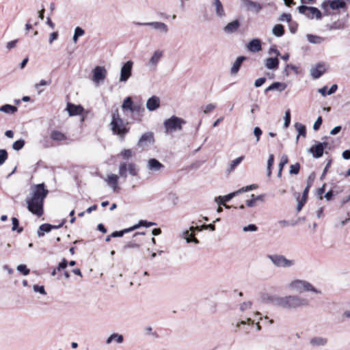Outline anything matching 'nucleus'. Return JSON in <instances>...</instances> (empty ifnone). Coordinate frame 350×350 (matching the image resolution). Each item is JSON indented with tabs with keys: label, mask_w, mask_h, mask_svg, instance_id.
<instances>
[{
	"label": "nucleus",
	"mask_w": 350,
	"mask_h": 350,
	"mask_svg": "<svg viewBox=\"0 0 350 350\" xmlns=\"http://www.w3.org/2000/svg\"><path fill=\"white\" fill-rule=\"evenodd\" d=\"M213 6L217 17L222 18L226 16L224 6L220 0H213Z\"/></svg>",
	"instance_id": "obj_21"
},
{
	"label": "nucleus",
	"mask_w": 350,
	"mask_h": 350,
	"mask_svg": "<svg viewBox=\"0 0 350 350\" xmlns=\"http://www.w3.org/2000/svg\"><path fill=\"white\" fill-rule=\"evenodd\" d=\"M272 33L274 36L277 37L282 36L284 34V26L280 24L275 25L273 27Z\"/></svg>",
	"instance_id": "obj_35"
},
{
	"label": "nucleus",
	"mask_w": 350,
	"mask_h": 350,
	"mask_svg": "<svg viewBox=\"0 0 350 350\" xmlns=\"http://www.w3.org/2000/svg\"><path fill=\"white\" fill-rule=\"evenodd\" d=\"M24 146L25 141L21 139L14 142V144H12V148L14 150L18 151L21 150Z\"/></svg>",
	"instance_id": "obj_45"
},
{
	"label": "nucleus",
	"mask_w": 350,
	"mask_h": 350,
	"mask_svg": "<svg viewBox=\"0 0 350 350\" xmlns=\"http://www.w3.org/2000/svg\"><path fill=\"white\" fill-rule=\"evenodd\" d=\"M253 325L254 324V321L252 320L251 318H247L246 321H241L237 323V325H236V329H235V332L237 331V329L241 326V325Z\"/></svg>",
	"instance_id": "obj_47"
},
{
	"label": "nucleus",
	"mask_w": 350,
	"mask_h": 350,
	"mask_svg": "<svg viewBox=\"0 0 350 350\" xmlns=\"http://www.w3.org/2000/svg\"><path fill=\"white\" fill-rule=\"evenodd\" d=\"M274 163V156L273 154H271L269 156L268 160H267V174L268 176H270L271 174V167Z\"/></svg>",
	"instance_id": "obj_43"
},
{
	"label": "nucleus",
	"mask_w": 350,
	"mask_h": 350,
	"mask_svg": "<svg viewBox=\"0 0 350 350\" xmlns=\"http://www.w3.org/2000/svg\"><path fill=\"white\" fill-rule=\"evenodd\" d=\"M295 128L296 131L298 132L299 136L305 137L306 134V126L299 122H296L295 124Z\"/></svg>",
	"instance_id": "obj_40"
},
{
	"label": "nucleus",
	"mask_w": 350,
	"mask_h": 350,
	"mask_svg": "<svg viewBox=\"0 0 350 350\" xmlns=\"http://www.w3.org/2000/svg\"><path fill=\"white\" fill-rule=\"evenodd\" d=\"M256 187H257V186L256 185H248V186L242 187L241 189H239V193H241L243 192L252 190L253 189H256Z\"/></svg>",
	"instance_id": "obj_59"
},
{
	"label": "nucleus",
	"mask_w": 350,
	"mask_h": 350,
	"mask_svg": "<svg viewBox=\"0 0 350 350\" xmlns=\"http://www.w3.org/2000/svg\"><path fill=\"white\" fill-rule=\"evenodd\" d=\"M271 85L273 90H278L280 92L284 91L286 88V85L285 83L280 82H274Z\"/></svg>",
	"instance_id": "obj_44"
},
{
	"label": "nucleus",
	"mask_w": 350,
	"mask_h": 350,
	"mask_svg": "<svg viewBox=\"0 0 350 350\" xmlns=\"http://www.w3.org/2000/svg\"><path fill=\"white\" fill-rule=\"evenodd\" d=\"M289 290L298 293H313L321 294V291L316 288L311 283L304 280H294L288 284Z\"/></svg>",
	"instance_id": "obj_4"
},
{
	"label": "nucleus",
	"mask_w": 350,
	"mask_h": 350,
	"mask_svg": "<svg viewBox=\"0 0 350 350\" xmlns=\"http://www.w3.org/2000/svg\"><path fill=\"white\" fill-rule=\"evenodd\" d=\"M243 158H244V157L241 156V157H239L235 159L234 160L232 161L229 164V167L227 170L228 172H230L233 171L235 169V167L241 163Z\"/></svg>",
	"instance_id": "obj_37"
},
{
	"label": "nucleus",
	"mask_w": 350,
	"mask_h": 350,
	"mask_svg": "<svg viewBox=\"0 0 350 350\" xmlns=\"http://www.w3.org/2000/svg\"><path fill=\"white\" fill-rule=\"evenodd\" d=\"M326 146L327 143H318L317 144L310 147L308 152L311 153L314 158H319L323 155L324 148Z\"/></svg>",
	"instance_id": "obj_13"
},
{
	"label": "nucleus",
	"mask_w": 350,
	"mask_h": 350,
	"mask_svg": "<svg viewBox=\"0 0 350 350\" xmlns=\"http://www.w3.org/2000/svg\"><path fill=\"white\" fill-rule=\"evenodd\" d=\"M74 34H75L78 37H81L85 34V31L82 28L77 27L75 29Z\"/></svg>",
	"instance_id": "obj_61"
},
{
	"label": "nucleus",
	"mask_w": 350,
	"mask_h": 350,
	"mask_svg": "<svg viewBox=\"0 0 350 350\" xmlns=\"http://www.w3.org/2000/svg\"><path fill=\"white\" fill-rule=\"evenodd\" d=\"M327 343V339L321 336L314 337L310 340V344L315 347L325 346Z\"/></svg>",
	"instance_id": "obj_26"
},
{
	"label": "nucleus",
	"mask_w": 350,
	"mask_h": 350,
	"mask_svg": "<svg viewBox=\"0 0 350 350\" xmlns=\"http://www.w3.org/2000/svg\"><path fill=\"white\" fill-rule=\"evenodd\" d=\"M120 176L119 174H109L105 178V182L112 189L113 191H117L119 189L118 187V180Z\"/></svg>",
	"instance_id": "obj_15"
},
{
	"label": "nucleus",
	"mask_w": 350,
	"mask_h": 350,
	"mask_svg": "<svg viewBox=\"0 0 350 350\" xmlns=\"http://www.w3.org/2000/svg\"><path fill=\"white\" fill-rule=\"evenodd\" d=\"M160 106V99L156 96H152L146 102V108L148 111H152L157 109Z\"/></svg>",
	"instance_id": "obj_19"
},
{
	"label": "nucleus",
	"mask_w": 350,
	"mask_h": 350,
	"mask_svg": "<svg viewBox=\"0 0 350 350\" xmlns=\"http://www.w3.org/2000/svg\"><path fill=\"white\" fill-rule=\"evenodd\" d=\"M67 260L66 259H63V260L59 264L58 267H57V270L59 271L62 269H65L67 267Z\"/></svg>",
	"instance_id": "obj_64"
},
{
	"label": "nucleus",
	"mask_w": 350,
	"mask_h": 350,
	"mask_svg": "<svg viewBox=\"0 0 350 350\" xmlns=\"http://www.w3.org/2000/svg\"><path fill=\"white\" fill-rule=\"evenodd\" d=\"M155 225H156V224L154 222L148 221L146 220H140L138 224L132 226V229H133V230H136L142 226L148 228V227L153 226Z\"/></svg>",
	"instance_id": "obj_36"
},
{
	"label": "nucleus",
	"mask_w": 350,
	"mask_h": 350,
	"mask_svg": "<svg viewBox=\"0 0 350 350\" xmlns=\"http://www.w3.org/2000/svg\"><path fill=\"white\" fill-rule=\"evenodd\" d=\"M254 134L256 138V142H258L260 140V135H262L261 129L256 126L254 129Z\"/></svg>",
	"instance_id": "obj_60"
},
{
	"label": "nucleus",
	"mask_w": 350,
	"mask_h": 350,
	"mask_svg": "<svg viewBox=\"0 0 350 350\" xmlns=\"http://www.w3.org/2000/svg\"><path fill=\"white\" fill-rule=\"evenodd\" d=\"M308 41L312 44H321L324 41V38L315 35L307 34Z\"/></svg>",
	"instance_id": "obj_33"
},
{
	"label": "nucleus",
	"mask_w": 350,
	"mask_h": 350,
	"mask_svg": "<svg viewBox=\"0 0 350 350\" xmlns=\"http://www.w3.org/2000/svg\"><path fill=\"white\" fill-rule=\"evenodd\" d=\"M279 21L282 22L286 21L289 23L291 21V15L290 14L284 13L280 15Z\"/></svg>",
	"instance_id": "obj_56"
},
{
	"label": "nucleus",
	"mask_w": 350,
	"mask_h": 350,
	"mask_svg": "<svg viewBox=\"0 0 350 350\" xmlns=\"http://www.w3.org/2000/svg\"><path fill=\"white\" fill-rule=\"evenodd\" d=\"M240 27V23L237 21H233L228 23L224 28V31L227 34L233 33L237 31Z\"/></svg>",
	"instance_id": "obj_22"
},
{
	"label": "nucleus",
	"mask_w": 350,
	"mask_h": 350,
	"mask_svg": "<svg viewBox=\"0 0 350 350\" xmlns=\"http://www.w3.org/2000/svg\"><path fill=\"white\" fill-rule=\"evenodd\" d=\"M52 230L51 224H43L39 226L37 232L38 237H42L44 235L45 232H49Z\"/></svg>",
	"instance_id": "obj_30"
},
{
	"label": "nucleus",
	"mask_w": 350,
	"mask_h": 350,
	"mask_svg": "<svg viewBox=\"0 0 350 350\" xmlns=\"http://www.w3.org/2000/svg\"><path fill=\"white\" fill-rule=\"evenodd\" d=\"M270 301L276 306L286 310H295L307 307L309 305L308 299L299 295L272 296Z\"/></svg>",
	"instance_id": "obj_2"
},
{
	"label": "nucleus",
	"mask_w": 350,
	"mask_h": 350,
	"mask_svg": "<svg viewBox=\"0 0 350 350\" xmlns=\"http://www.w3.org/2000/svg\"><path fill=\"white\" fill-rule=\"evenodd\" d=\"M167 200L173 205H176L178 202V197L176 193L170 192L167 196Z\"/></svg>",
	"instance_id": "obj_42"
},
{
	"label": "nucleus",
	"mask_w": 350,
	"mask_h": 350,
	"mask_svg": "<svg viewBox=\"0 0 350 350\" xmlns=\"http://www.w3.org/2000/svg\"><path fill=\"white\" fill-rule=\"evenodd\" d=\"M328 3L332 10H336L346 7V3L344 0H332L329 1Z\"/></svg>",
	"instance_id": "obj_28"
},
{
	"label": "nucleus",
	"mask_w": 350,
	"mask_h": 350,
	"mask_svg": "<svg viewBox=\"0 0 350 350\" xmlns=\"http://www.w3.org/2000/svg\"><path fill=\"white\" fill-rule=\"evenodd\" d=\"M51 138L55 141H63L66 139V135L59 131H52L51 133Z\"/></svg>",
	"instance_id": "obj_32"
},
{
	"label": "nucleus",
	"mask_w": 350,
	"mask_h": 350,
	"mask_svg": "<svg viewBox=\"0 0 350 350\" xmlns=\"http://www.w3.org/2000/svg\"><path fill=\"white\" fill-rule=\"evenodd\" d=\"M186 122L183 119L172 116L170 118L165 120L163 122L165 133H172L177 131H180L182 129V126Z\"/></svg>",
	"instance_id": "obj_5"
},
{
	"label": "nucleus",
	"mask_w": 350,
	"mask_h": 350,
	"mask_svg": "<svg viewBox=\"0 0 350 350\" xmlns=\"http://www.w3.org/2000/svg\"><path fill=\"white\" fill-rule=\"evenodd\" d=\"M133 231L132 227L126 228L121 231H115L110 234L113 238L122 237L124 234Z\"/></svg>",
	"instance_id": "obj_41"
},
{
	"label": "nucleus",
	"mask_w": 350,
	"mask_h": 350,
	"mask_svg": "<svg viewBox=\"0 0 350 350\" xmlns=\"http://www.w3.org/2000/svg\"><path fill=\"white\" fill-rule=\"evenodd\" d=\"M154 142V135L152 133L148 132L143 134L139 138L137 146L139 147L148 146Z\"/></svg>",
	"instance_id": "obj_14"
},
{
	"label": "nucleus",
	"mask_w": 350,
	"mask_h": 350,
	"mask_svg": "<svg viewBox=\"0 0 350 350\" xmlns=\"http://www.w3.org/2000/svg\"><path fill=\"white\" fill-rule=\"evenodd\" d=\"M163 56V51L161 50H156L151 57L150 58L147 66L152 70L156 69L157 64Z\"/></svg>",
	"instance_id": "obj_12"
},
{
	"label": "nucleus",
	"mask_w": 350,
	"mask_h": 350,
	"mask_svg": "<svg viewBox=\"0 0 350 350\" xmlns=\"http://www.w3.org/2000/svg\"><path fill=\"white\" fill-rule=\"evenodd\" d=\"M48 193L49 191L44 183L33 185L30 195L25 200L28 210L38 217L42 216L44 213V200Z\"/></svg>",
	"instance_id": "obj_1"
},
{
	"label": "nucleus",
	"mask_w": 350,
	"mask_h": 350,
	"mask_svg": "<svg viewBox=\"0 0 350 350\" xmlns=\"http://www.w3.org/2000/svg\"><path fill=\"white\" fill-rule=\"evenodd\" d=\"M266 81V78L265 77H260L257 79L254 82V85L256 88H259L262 86Z\"/></svg>",
	"instance_id": "obj_58"
},
{
	"label": "nucleus",
	"mask_w": 350,
	"mask_h": 350,
	"mask_svg": "<svg viewBox=\"0 0 350 350\" xmlns=\"http://www.w3.org/2000/svg\"><path fill=\"white\" fill-rule=\"evenodd\" d=\"M135 155L134 152L131 149H124L118 154L124 160H129Z\"/></svg>",
	"instance_id": "obj_31"
},
{
	"label": "nucleus",
	"mask_w": 350,
	"mask_h": 350,
	"mask_svg": "<svg viewBox=\"0 0 350 350\" xmlns=\"http://www.w3.org/2000/svg\"><path fill=\"white\" fill-rule=\"evenodd\" d=\"M133 66V62L131 60L123 64L120 69V82L125 83L129 80L132 75Z\"/></svg>",
	"instance_id": "obj_10"
},
{
	"label": "nucleus",
	"mask_w": 350,
	"mask_h": 350,
	"mask_svg": "<svg viewBox=\"0 0 350 350\" xmlns=\"http://www.w3.org/2000/svg\"><path fill=\"white\" fill-rule=\"evenodd\" d=\"M17 271L22 273L24 275H27L29 273L30 270L25 265H19L16 268Z\"/></svg>",
	"instance_id": "obj_48"
},
{
	"label": "nucleus",
	"mask_w": 350,
	"mask_h": 350,
	"mask_svg": "<svg viewBox=\"0 0 350 350\" xmlns=\"http://www.w3.org/2000/svg\"><path fill=\"white\" fill-rule=\"evenodd\" d=\"M147 168L151 172H157L163 170L165 166L157 159H150L147 162Z\"/></svg>",
	"instance_id": "obj_16"
},
{
	"label": "nucleus",
	"mask_w": 350,
	"mask_h": 350,
	"mask_svg": "<svg viewBox=\"0 0 350 350\" xmlns=\"http://www.w3.org/2000/svg\"><path fill=\"white\" fill-rule=\"evenodd\" d=\"M290 122H291V113H290V110L288 109V110L286 111V112H285L284 122V126L286 128L288 127L290 124Z\"/></svg>",
	"instance_id": "obj_53"
},
{
	"label": "nucleus",
	"mask_w": 350,
	"mask_h": 350,
	"mask_svg": "<svg viewBox=\"0 0 350 350\" xmlns=\"http://www.w3.org/2000/svg\"><path fill=\"white\" fill-rule=\"evenodd\" d=\"M133 103L132 101V98L131 97H126L122 105V107L124 110H129L131 111L132 108L133 107Z\"/></svg>",
	"instance_id": "obj_39"
},
{
	"label": "nucleus",
	"mask_w": 350,
	"mask_h": 350,
	"mask_svg": "<svg viewBox=\"0 0 350 350\" xmlns=\"http://www.w3.org/2000/svg\"><path fill=\"white\" fill-rule=\"evenodd\" d=\"M144 111V109L140 106V105H134L133 108H132V110H131V112H136V113H141V112H143Z\"/></svg>",
	"instance_id": "obj_62"
},
{
	"label": "nucleus",
	"mask_w": 350,
	"mask_h": 350,
	"mask_svg": "<svg viewBox=\"0 0 350 350\" xmlns=\"http://www.w3.org/2000/svg\"><path fill=\"white\" fill-rule=\"evenodd\" d=\"M139 169L137 165L133 162H121L118 167V174L120 177L126 179L129 173L132 176L138 175Z\"/></svg>",
	"instance_id": "obj_6"
},
{
	"label": "nucleus",
	"mask_w": 350,
	"mask_h": 350,
	"mask_svg": "<svg viewBox=\"0 0 350 350\" xmlns=\"http://www.w3.org/2000/svg\"><path fill=\"white\" fill-rule=\"evenodd\" d=\"M300 14L305 15L309 19L321 20L322 14L321 11L315 7H308L306 5H301L298 8Z\"/></svg>",
	"instance_id": "obj_8"
},
{
	"label": "nucleus",
	"mask_w": 350,
	"mask_h": 350,
	"mask_svg": "<svg viewBox=\"0 0 350 350\" xmlns=\"http://www.w3.org/2000/svg\"><path fill=\"white\" fill-rule=\"evenodd\" d=\"M216 108V105L215 104H208L206 106H204L202 107L203 112L206 114L211 112V111L214 110Z\"/></svg>",
	"instance_id": "obj_51"
},
{
	"label": "nucleus",
	"mask_w": 350,
	"mask_h": 350,
	"mask_svg": "<svg viewBox=\"0 0 350 350\" xmlns=\"http://www.w3.org/2000/svg\"><path fill=\"white\" fill-rule=\"evenodd\" d=\"M123 340L124 338L122 335L117 333H113L107 338V339L106 340V343L107 345H109L112 342L115 341L118 344H121L123 342Z\"/></svg>",
	"instance_id": "obj_29"
},
{
	"label": "nucleus",
	"mask_w": 350,
	"mask_h": 350,
	"mask_svg": "<svg viewBox=\"0 0 350 350\" xmlns=\"http://www.w3.org/2000/svg\"><path fill=\"white\" fill-rule=\"evenodd\" d=\"M239 194V190L234 191V192H232V193H230L225 196H219L217 198H215V201L216 202H218V200H224V202H228L230 201L232 198H233L234 196H236L237 195Z\"/></svg>",
	"instance_id": "obj_38"
},
{
	"label": "nucleus",
	"mask_w": 350,
	"mask_h": 350,
	"mask_svg": "<svg viewBox=\"0 0 350 350\" xmlns=\"http://www.w3.org/2000/svg\"><path fill=\"white\" fill-rule=\"evenodd\" d=\"M137 25L141 26L151 27L152 29L157 30L163 33H167L168 31V27L167 25L162 22L155 21L148 23H137Z\"/></svg>",
	"instance_id": "obj_11"
},
{
	"label": "nucleus",
	"mask_w": 350,
	"mask_h": 350,
	"mask_svg": "<svg viewBox=\"0 0 350 350\" xmlns=\"http://www.w3.org/2000/svg\"><path fill=\"white\" fill-rule=\"evenodd\" d=\"M288 161V159L287 155L283 154L281 157L280 161L279 163V168H280V171H282L284 166L286 164H287Z\"/></svg>",
	"instance_id": "obj_52"
},
{
	"label": "nucleus",
	"mask_w": 350,
	"mask_h": 350,
	"mask_svg": "<svg viewBox=\"0 0 350 350\" xmlns=\"http://www.w3.org/2000/svg\"><path fill=\"white\" fill-rule=\"evenodd\" d=\"M241 5L246 10L254 11L256 13H258L261 9L262 6L260 3L251 1V0H241Z\"/></svg>",
	"instance_id": "obj_17"
},
{
	"label": "nucleus",
	"mask_w": 350,
	"mask_h": 350,
	"mask_svg": "<svg viewBox=\"0 0 350 350\" xmlns=\"http://www.w3.org/2000/svg\"><path fill=\"white\" fill-rule=\"evenodd\" d=\"M181 237L185 239L187 243H194L195 244H198L199 241L198 239L194 237L193 232H191L190 228L189 230H186L182 232Z\"/></svg>",
	"instance_id": "obj_24"
},
{
	"label": "nucleus",
	"mask_w": 350,
	"mask_h": 350,
	"mask_svg": "<svg viewBox=\"0 0 350 350\" xmlns=\"http://www.w3.org/2000/svg\"><path fill=\"white\" fill-rule=\"evenodd\" d=\"M300 165L298 163H296L294 165H291L290 167L289 173L291 174H297L299 172Z\"/></svg>",
	"instance_id": "obj_50"
},
{
	"label": "nucleus",
	"mask_w": 350,
	"mask_h": 350,
	"mask_svg": "<svg viewBox=\"0 0 350 350\" xmlns=\"http://www.w3.org/2000/svg\"><path fill=\"white\" fill-rule=\"evenodd\" d=\"M268 258L274 265L278 267L289 268L294 266L295 264V260L287 259L284 256L282 255H269Z\"/></svg>",
	"instance_id": "obj_7"
},
{
	"label": "nucleus",
	"mask_w": 350,
	"mask_h": 350,
	"mask_svg": "<svg viewBox=\"0 0 350 350\" xmlns=\"http://www.w3.org/2000/svg\"><path fill=\"white\" fill-rule=\"evenodd\" d=\"M245 59V57L243 56H241V57H239L237 58V59L235 60V62H234V64L231 68V70H230L231 75H235L239 72L240 67H241L243 62Z\"/></svg>",
	"instance_id": "obj_27"
},
{
	"label": "nucleus",
	"mask_w": 350,
	"mask_h": 350,
	"mask_svg": "<svg viewBox=\"0 0 350 350\" xmlns=\"http://www.w3.org/2000/svg\"><path fill=\"white\" fill-rule=\"evenodd\" d=\"M33 288L35 292H38L42 295L46 294L43 286L33 285Z\"/></svg>",
	"instance_id": "obj_57"
},
{
	"label": "nucleus",
	"mask_w": 350,
	"mask_h": 350,
	"mask_svg": "<svg viewBox=\"0 0 350 350\" xmlns=\"http://www.w3.org/2000/svg\"><path fill=\"white\" fill-rule=\"evenodd\" d=\"M0 111L5 113L13 114L17 111V107L11 105H4L0 107Z\"/></svg>",
	"instance_id": "obj_34"
},
{
	"label": "nucleus",
	"mask_w": 350,
	"mask_h": 350,
	"mask_svg": "<svg viewBox=\"0 0 350 350\" xmlns=\"http://www.w3.org/2000/svg\"><path fill=\"white\" fill-rule=\"evenodd\" d=\"M67 111L70 116H73L81 114L83 111V108L81 105L68 103L67 105Z\"/></svg>",
	"instance_id": "obj_23"
},
{
	"label": "nucleus",
	"mask_w": 350,
	"mask_h": 350,
	"mask_svg": "<svg viewBox=\"0 0 350 350\" xmlns=\"http://www.w3.org/2000/svg\"><path fill=\"white\" fill-rule=\"evenodd\" d=\"M247 49L252 53L259 52L262 50L260 40L255 38L252 40L247 45Z\"/></svg>",
	"instance_id": "obj_20"
},
{
	"label": "nucleus",
	"mask_w": 350,
	"mask_h": 350,
	"mask_svg": "<svg viewBox=\"0 0 350 350\" xmlns=\"http://www.w3.org/2000/svg\"><path fill=\"white\" fill-rule=\"evenodd\" d=\"M258 228L255 224H250L247 226H244L243 230L244 232H256L257 231Z\"/></svg>",
	"instance_id": "obj_55"
},
{
	"label": "nucleus",
	"mask_w": 350,
	"mask_h": 350,
	"mask_svg": "<svg viewBox=\"0 0 350 350\" xmlns=\"http://www.w3.org/2000/svg\"><path fill=\"white\" fill-rule=\"evenodd\" d=\"M8 159V152L5 150H0V166L2 165Z\"/></svg>",
	"instance_id": "obj_49"
},
{
	"label": "nucleus",
	"mask_w": 350,
	"mask_h": 350,
	"mask_svg": "<svg viewBox=\"0 0 350 350\" xmlns=\"http://www.w3.org/2000/svg\"><path fill=\"white\" fill-rule=\"evenodd\" d=\"M326 70L325 66L323 63H319L310 69V75L312 78H319Z\"/></svg>",
	"instance_id": "obj_18"
},
{
	"label": "nucleus",
	"mask_w": 350,
	"mask_h": 350,
	"mask_svg": "<svg viewBox=\"0 0 350 350\" xmlns=\"http://www.w3.org/2000/svg\"><path fill=\"white\" fill-rule=\"evenodd\" d=\"M58 35L59 34H58L57 31H54V32L51 33L50 34V37H49V44H52L54 40H57L58 38Z\"/></svg>",
	"instance_id": "obj_63"
},
{
	"label": "nucleus",
	"mask_w": 350,
	"mask_h": 350,
	"mask_svg": "<svg viewBox=\"0 0 350 350\" xmlns=\"http://www.w3.org/2000/svg\"><path fill=\"white\" fill-rule=\"evenodd\" d=\"M251 307H252V302L246 301V302H243V304H241L240 310L242 312H245L246 310L251 309Z\"/></svg>",
	"instance_id": "obj_54"
},
{
	"label": "nucleus",
	"mask_w": 350,
	"mask_h": 350,
	"mask_svg": "<svg viewBox=\"0 0 350 350\" xmlns=\"http://www.w3.org/2000/svg\"><path fill=\"white\" fill-rule=\"evenodd\" d=\"M110 127L113 134L118 135L121 141L124 139L130 129L129 122H124L120 118L118 109H116L112 113Z\"/></svg>",
	"instance_id": "obj_3"
},
{
	"label": "nucleus",
	"mask_w": 350,
	"mask_h": 350,
	"mask_svg": "<svg viewBox=\"0 0 350 350\" xmlns=\"http://www.w3.org/2000/svg\"><path fill=\"white\" fill-rule=\"evenodd\" d=\"M12 230L17 231L18 232L21 233L23 231V228H18L19 221H18V219H16V217H12Z\"/></svg>",
	"instance_id": "obj_46"
},
{
	"label": "nucleus",
	"mask_w": 350,
	"mask_h": 350,
	"mask_svg": "<svg viewBox=\"0 0 350 350\" xmlns=\"http://www.w3.org/2000/svg\"><path fill=\"white\" fill-rule=\"evenodd\" d=\"M92 81L96 84H100L106 79L107 71L104 66H97L92 70Z\"/></svg>",
	"instance_id": "obj_9"
},
{
	"label": "nucleus",
	"mask_w": 350,
	"mask_h": 350,
	"mask_svg": "<svg viewBox=\"0 0 350 350\" xmlns=\"http://www.w3.org/2000/svg\"><path fill=\"white\" fill-rule=\"evenodd\" d=\"M279 60L277 57H269L265 61V66L269 70H276L278 68Z\"/></svg>",
	"instance_id": "obj_25"
}]
</instances>
